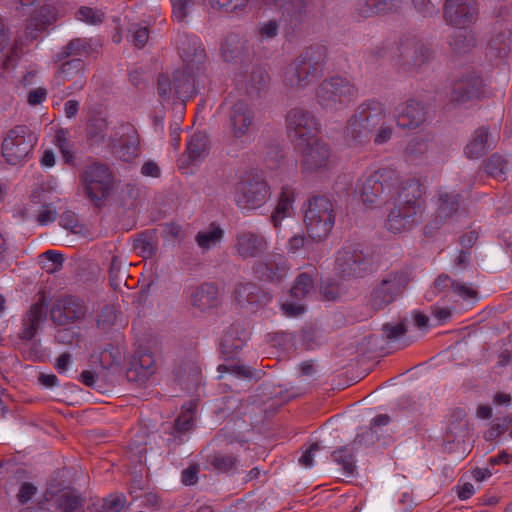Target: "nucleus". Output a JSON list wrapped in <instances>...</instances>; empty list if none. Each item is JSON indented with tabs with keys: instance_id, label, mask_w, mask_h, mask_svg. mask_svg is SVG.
I'll use <instances>...</instances> for the list:
<instances>
[{
	"instance_id": "nucleus-9",
	"label": "nucleus",
	"mask_w": 512,
	"mask_h": 512,
	"mask_svg": "<svg viewBox=\"0 0 512 512\" xmlns=\"http://www.w3.org/2000/svg\"><path fill=\"white\" fill-rule=\"evenodd\" d=\"M16 10L27 21V30L31 38L36 37L37 32L44 31L58 18V9L53 0H16Z\"/></svg>"
},
{
	"instance_id": "nucleus-57",
	"label": "nucleus",
	"mask_w": 512,
	"mask_h": 512,
	"mask_svg": "<svg viewBox=\"0 0 512 512\" xmlns=\"http://www.w3.org/2000/svg\"><path fill=\"white\" fill-rule=\"evenodd\" d=\"M47 97V91L43 87L31 90L27 95V101L31 106L41 104Z\"/></svg>"
},
{
	"instance_id": "nucleus-47",
	"label": "nucleus",
	"mask_w": 512,
	"mask_h": 512,
	"mask_svg": "<svg viewBox=\"0 0 512 512\" xmlns=\"http://www.w3.org/2000/svg\"><path fill=\"white\" fill-rule=\"evenodd\" d=\"M194 409L193 403L189 404V407L185 409L175 421V429L179 432H187L193 427L194 422Z\"/></svg>"
},
{
	"instance_id": "nucleus-54",
	"label": "nucleus",
	"mask_w": 512,
	"mask_h": 512,
	"mask_svg": "<svg viewBox=\"0 0 512 512\" xmlns=\"http://www.w3.org/2000/svg\"><path fill=\"white\" fill-rule=\"evenodd\" d=\"M219 372H229L237 377L249 378L252 376V371L249 367L246 366H226L220 365L218 367Z\"/></svg>"
},
{
	"instance_id": "nucleus-28",
	"label": "nucleus",
	"mask_w": 512,
	"mask_h": 512,
	"mask_svg": "<svg viewBox=\"0 0 512 512\" xmlns=\"http://www.w3.org/2000/svg\"><path fill=\"white\" fill-rule=\"evenodd\" d=\"M46 311L43 303H35L31 306L23 319V327L20 332L22 339L31 340L36 335L41 322L45 319Z\"/></svg>"
},
{
	"instance_id": "nucleus-12",
	"label": "nucleus",
	"mask_w": 512,
	"mask_h": 512,
	"mask_svg": "<svg viewBox=\"0 0 512 512\" xmlns=\"http://www.w3.org/2000/svg\"><path fill=\"white\" fill-rule=\"evenodd\" d=\"M82 183L88 198L100 207L112 189L113 174L107 165L95 162L86 167Z\"/></svg>"
},
{
	"instance_id": "nucleus-11",
	"label": "nucleus",
	"mask_w": 512,
	"mask_h": 512,
	"mask_svg": "<svg viewBox=\"0 0 512 512\" xmlns=\"http://www.w3.org/2000/svg\"><path fill=\"white\" fill-rule=\"evenodd\" d=\"M37 138L25 125L11 129L2 142V156L10 165L24 162L32 152Z\"/></svg>"
},
{
	"instance_id": "nucleus-51",
	"label": "nucleus",
	"mask_w": 512,
	"mask_h": 512,
	"mask_svg": "<svg viewBox=\"0 0 512 512\" xmlns=\"http://www.w3.org/2000/svg\"><path fill=\"white\" fill-rule=\"evenodd\" d=\"M135 247L139 250L143 258L153 257L157 250L156 243L152 237L139 239Z\"/></svg>"
},
{
	"instance_id": "nucleus-63",
	"label": "nucleus",
	"mask_w": 512,
	"mask_h": 512,
	"mask_svg": "<svg viewBox=\"0 0 512 512\" xmlns=\"http://www.w3.org/2000/svg\"><path fill=\"white\" fill-rule=\"evenodd\" d=\"M321 293L327 300H335L339 295V285L337 283H326L321 286Z\"/></svg>"
},
{
	"instance_id": "nucleus-30",
	"label": "nucleus",
	"mask_w": 512,
	"mask_h": 512,
	"mask_svg": "<svg viewBox=\"0 0 512 512\" xmlns=\"http://www.w3.org/2000/svg\"><path fill=\"white\" fill-rule=\"evenodd\" d=\"M459 198V194H449L443 191L439 192L435 228H438L439 222L452 217L457 212L459 207Z\"/></svg>"
},
{
	"instance_id": "nucleus-27",
	"label": "nucleus",
	"mask_w": 512,
	"mask_h": 512,
	"mask_svg": "<svg viewBox=\"0 0 512 512\" xmlns=\"http://www.w3.org/2000/svg\"><path fill=\"white\" fill-rule=\"evenodd\" d=\"M401 0H356L355 11L360 17H370L376 13H387L399 8Z\"/></svg>"
},
{
	"instance_id": "nucleus-3",
	"label": "nucleus",
	"mask_w": 512,
	"mask_h": 512,
	"mask_svg": "<svg viewBox=\"0 0 512 512\" xmlns=\"http://www.w3.org/2000/svg\"><path fill=\"white\" fill-rule=\"evenodd\" d=\"M424 189L418 180H408L397 190L399 204L388 214L386 228L399 234L411 230L422 221L425 210Z\"/></svg>"
},
{
	"instance_id": "nucleus-13",
	"label": "nucleus",
	"mask_w": 512,
	"mask_h": 512,
	"mask_svg": "<svg viewBox=\"0 0 512 512\" xmlns=\"http://www.w3.org/2000/svg\"><path fill=\"white\" fill-rule=\"evenodd\" d=\"M316 96L323 109L337 110L355 98L356 90L346 79L332 77L321 83Z\"/></svg>"
},
{
	"instance_id": "nucleus-4",
	"label": "nucleus",
	"mask_w": 512,
	"mask_h": 512,
	"mask_svg": "<svg viewBox=\"0 0 512 512\" xmlns=\"http://www.w3.org/2000/svg\"><path fill=\"white\" fill-rule=\"evenodd\" d=\"M398 173L389 167L365 172L357 181L355 195L366 208H376L386 204L392 197Z\"/></svg>"
},
{
	"instance_id": "nucleus-34",
	"label": "nucleus",
	"mask_w": 512,
	"mask_h": 512,
	"mask_svg": "<svg viewBox=\"0 0 512 512\" xmlns=\"http://www.w3.org/2000/svg\"><path fill=\"white\" fill-rule=\"evenodd\" d=\"M155 359L148 351H137L131 361V370H134L139 378L145 379L154 373Z\"/></svg>"
},
{
	"instance_id": "nucleus-38",
	"label": "nucleus",
	"mask_w": 512,
	"mask_h": 512,
	"mask_svg": "<svg viewBox=\"0 0 512 512\" xmlns=\"http://www.w3.org/2000/svg\"><path fill=\"white\" fill-rule=\"evenodd\" d=\"M314 290V279L308 273H301L291 288V296L297 300L307 297Z\"/></svg>"
},
{
	"instance_id": "nucleus-23",
	"label": "nucleus",
	"mask_w": 512,
	"mask_h": 512,
	"mask_svg": "<svg viewBox=\"0 0 512 512\" xmlns=\"http://www.w3.org/2000/svg\"><path fill=\"white\" fill-rule=\"evenodd\" d=\"M266 4H274L281 10V23L289 33L294 30L306 16V0H264Z\"/></svg>"
},
{
	"instance_id": "nucleus-8",
	"label": "nucleus",
	"mask_w": 512,
	"mask_h": 512,
	"mask_svg": "<svg viewBox=\"0 0 512 512\" xmlns=\"http://www.w3.org/2000/svg\"><path fill=\"white\" fill-rule=\"evenodd\" d=\"M336 214L333 203L325 196H314L304 209V224L308 236L316 242L328 238L334 227Z\"/></svg>"
},
{
	"instance_id": "nucleus-49",
	"label": "nucleus",
	"mask_w": 512,
	"mask_h": 512,
	"mask_svg": "<svg viewBox=\"0 0 512 512\" xmlns=\"http://www.w3.org/2000/svg\"><path fill=\"white\" fill-rule=\"evenodd\" d=\"M108 128L106 119L101 117L93 118L87 128L88 134L92 139H102Z\"/></svg>"
},
{
	"instance_id": "nucleus-46",
	"label": "nucleus",
	"mask_w": 512,
	"mask_h": 512,
	"mask_svg": "<svg viewBox=\"0 0 512 512\" xmlns=\"http://www.w3.org/2000/svg\"><path fill=\"white\" fill-rule=\"evenodd\" d=\"M237 463V458L229 453H217L212 457L211 465L219 472H229Z\"/></svg>"
},
{
	"instance_id": "nucleus-43",
	"label": "nucleus",
	"mask_w": 512,
	"mask_h": 512,
	"mask_svg": "<svg viewBox=\"0 0 512 512\" xmlns=\"http://www.w3.org/2000/svg\"><path fill=\"white\" fill-rule=\"evenodd\" d=\"M172 5V16L178 21H184L193 11L197 0H170Z\"/></svg>"
},
{
	"instance_id": "nucleus-55",
	"label": "nucleus",
	"mask_w": 512,
	"mask_h": 512,
	"mask_svg": "<svg viewBox=\"0 0 512 512\" xmlns=\"http://www.w3.org/2000/svg\"><path fill=\"white\" fill-rule=\"evenodd\" d=\"M385 336L389 340H394L405 334V326L403 323L386 324L383 327Z\"/></svg>"
},
{
	"instance_id": "nucleus-56",
	"label": "nucleus",
	"mask_w": 512,
	"mask_h": 512,
	"mask_svg": "<svg viewBox=\"0 0 512 512\" xmlns=\"http://www.w3.org/2000/svg\"><path fill=\"white\" fill-rule=\"evenodd\" d=\"M82 48H84V42L81 39H74L62 48L61 58L79 55Z\"/></svg>"
},
{
	"instance_id": "nucleus-24",
	"label": "nucleus",
	"mask_w": 512,
	"mask_h": 512,
	"mask_svg": "<svg viewBox=\"0 0 512 512\" xmlns=\"http://www.w3.org/2000/svg\"><path fill=\"white\" fill-rule=\"evenodd\" d=\"M84 67V62L79 58L64 62L54 75L53 85L61 86L65 82L73 80V85L68 88L70 90L68 92L69 94L73 93L75 90L83 89L86 83Z\"/></svg>"
},
{
	"instance_id": "nucleus-37",
	"label": "nucleus",
	"mask_w": 512,
	"mask_h": 512,
	"mask_svg": "<svg viewBox=\"0 0 512 512\" xmlns=\"http://www.w3.org/2000/svg\"><path fill=\"white\" fill-rule=\"evenodd\" d=\"M511 162L502 155L493 154L486 164L487 173L496 178L504 180L506 172L510 169Z\"/></svg>"
},
{
	"instance_id": "nucleus-44",
	"label": "nucleus",
	"mask_w": 512,
	"mask_h": 512,
	"mask_svg": "<svg viewBox=\"0 0 512 512\" xmlns=\"http://www.w3.org/2000/svg\"><path fill=\"white\" fill-rule=\"evenodd\" d=\"M235 299L239 304H255L259 301L258 289L251 283L241 284L235 291Z\"/></svg>"
},
{
	"instance_id": "nucleus-21",
	"label": "nucleus",
	"mask_w": 512,
	"mask_h": 512,
	"mask_svg": "<svg viewBox=\"0 0 512 512\" xmlns=\"http://www.w3.org/2000/svg\"><path fill=\"white\" fill-rule=\"evenodd\" d=\"M268 248L266 238L252 231H239L236 234L234 249L242 259L255 258Z\"/></svg>"
},
{
	"instance_id": "nucleus-60",
	"label": "nucleus",
	"mask_w": 512,
	"mask_h": 512,
	"mask_svg": "<svg viewBox=\"0 0 512 512\" xmlns=\"http://www.w3.org/2000/svg\"><path fill=\"white\" fill-rule=\"evenodd\" d=\"M149 31L146 27H138L133 32V42L138 48H142L148 41Z\"/></svg>"
},
{
	"instance_id": "nucleus-50",
	"label": "nucleus",
	"mask_w": 512,
	"mask_h": 512,
	"mask_svg": "<svg viewBox=\"0 0 512 512\" xmlns=\"http://www.w3.org/2000/svg\"><path fill=\"white\" fill-rule=\"evenodd\" d=\"M125 505L123 495H109L103 501L102 512H120Z\"/></svg>"
},
{
	"instance_id": "nucleus-41",
	"label": "nucleus",
	"mask_w": 512,
	"mask_h": 512,
	"mask_svg": "<svg viewBox=\"0 0 512 512\" xmlns=\"http://www.w3.org/2000/svg\"><path fill=\"white\" fill-rule=\"evenodd\" d=\"M76 19L90 25H98L104 21L105 13L99 9L83 6L78 9Z\"/></svg>"
},
{
	"instance_id": "nucleus-14",
	"label": "nucleus",
	"mask_w": 512,
	"mask_h": 512,
	"mask_svg": "<svg viewBox=\"0 0 512 512\" xmlns=\"http://www.w3.org/2000/svg\"><path fill=\"white\" fill-rule=\"evenodd\" d=\"M254 112L249 104L239 100L229 112L230 145L243 148V138L247 137L253 126Z\"/></svg>"
},
{
	"instance_id": "nucleus-64",
	"label": "nucleus",
	"mask_w": 512,
	"mask_h": 512,
	"mask_svg": "<svg viewBox=\"0 0 512 512\" xmlns=\"http://www.w3.org/2000/svg\"><path fill=\"white\" fill-rule=\"evenodd\" d=\"M451 288L456 294L464 299L472 298L476 294L472 288L466 286L465 284L456 283L454 281L452 282Z\"/></svg>"
},
{
	"instance_id": "nucleus-20",
	"label": "nucleus",
	"mask_w": 512,
	"mask_h": 512,
	"mask_svg": "<svg viewBox=\"0 0 512 512\" xmlns=\"http://www.w3.org/2000/svg\"><path fill=\"white\" fill-rule=\"evenodd\" d=\"M484 94L483 79L472 72L463 76L453 84L451 101L456 104H465L469 101L480 99Z\"/></svg>"
},
{
	"instance_id": "nucleus-45",
	"label": "nucleus",
	"mask_w": 512,
	"mask_h": 512,
	"mask_svg": "<svg viewBox=\"0 0 512 512\" xmlns=\"http://www.w3.org/2000/svg\"><path fill=\"white\" fill-rule=\"evenodd\" d=\"M335 462L341 465L347 474H352L355 470V461L351 450L348 447H342L332 453Z\"/></svg>"
},
{
	"instance_id": "nucleus-29",
	"label": "nucleus",
	"mask_w": 512,
	"mask_h": 512,
	"mask_svg": "<svg viewBox=\"0 0 512 512\" xmlns=\"http://www.w3.org/2000/svg\"><path fill=\"white\" fill-rule=\"evenodd\" d=\"M294 201V189L290 186H283L275 210L271 215V220L275 228L280 226L283 219L291 215Z\"/></svg>"
},
{
	"instance_id": "nucleus-10",
	"label": "nucleus",
	"mask_w": 512,
	"mask_h": 512,
	"mask_svg": "<svg viewBox=\"0 0 512 512\" xmlns=\"http://www.w3.org/2000/svg\"><path fill=\"white\" fill-rule=\"evenodd\" d=\"M269 198L270 188L259 175L246 174L236 184L234 201L240 209H257L263 206Z\"/></svg>"
},
{
	"instance_id": "nucleus-6",
	"label": "nucleus",
	"mask_w": 512,
	"mask_h": 512,
	"mask_svg": "<svg viewBox=\"0 0 512 512\" xmlns=\"http://www.w3.org/2000/svg\"><path fill=\"white\" fill-rule=\"evenodd\" d=\"M477 16L476 0H446L444 5V18L448 24L455 27L450 46L456 51L465 52L474 46V38L467 27L473 23Z\"/></svg>"
},
{
	"instance_id": "nucleus-1",
	"label": "nucleus",
	"mask_w": 512,
	"mask_h": 512,
	"mask_svg": "<svg viewBox=\"0 0 512 512\" xmlns=\"http://www.w3.org/2000/svg\"><path fill=\"white\" fill-rule=\"evenodd\" d=\"M183 67L158 79V93L163 100L185 99L196 93L195 79L202 70L206 54L200 38L179 33L174 39Z\"/></svg>"
},
{
	"instance_id": "nucleus-52",
	"label": "nucleus",
	"mask_w": 512,
	"mask_h": 512,
	"mask_svg": "<svg viewBox=\"0 0 512 512\" xmlns=\"http://www.w3.org/2000/svg\"><path fill=\"white\" fill-rule=\"evenodd\" d=\"M37 487L32 483L25 482L21 485L18 493L17 500L21 504L27 503L36 494Z\"/></svg>"
},
{
	"instance_id": "nucleus-36",
	"label": "nucleus",
	"mask_w": 512,
	"mask_h": 512,
	"mask_svg": "<svg viewBox=\"0 0 512 512\" xmlns=\"http://www.w3.org/2000/svg\"><path fill=\"white\" fill-rule=\"evenodd\" d=\"M250 0H208L210 8L219 13L239 15L244 13Z\"/></svg>"
},
{
	"instance_id": "nucleus-35",
	"label": "nucleus",
	"mask_w": 512,
	"mask_h": 512,
	"mask_svg": "<svg viewBox=\"0 0 512 512\" xmlns=\"http://www.w3.org/2000/svg\"><path fill=\"white\" fill-rule=\"evenodd\" d=\"M209 151L208 138L204 133H194L187 141V152L193 161L206 156Z\"/></svg>"
},
{
	"instance_id": "nucleus-53",
	"label": "nucleus",
	"mask_w": 512,
	"mask_h": 512,
	"mask_svg": "<svg viewBox=\"0 0 512 512\" xmlns=\"http://www.w3.org/2000/svg\"><path fill=\"white\" fill-rule=\"evenodd\" d=\"M320 450V446L317 443L309 445V447L303 452L299 458V463L304 467L310 468L314 464L315 453Z\"/></svg>"
},
{
	"instance_id": "nucleus-18",
	"label": "nucleus",
	"mask_w": 512,
	"mask_h": 512,
	"mask_svg": "<svg viewBox=\"0 0 512 512\" xmlns=\"http://www.w3.org/2000/svg\"><path fill=\"white\" fill-rule=\"evenodd\" d=\"M406 284L407 279L403 274L395 273L383 279L371 293L370 304L373 309L379 310L390 304Z\"/></svg>"
},
{
	"instance_id": "nucleus-17",
	"label": "nucleus",
	"mask_w": 512,
	"mask_h": 512,
	"mask_svg": "<svg viewBox=\"0 0 512 512\" xmlns=\"http://www.w3.org/2000/svg\"><path fill=\"white\" fill-rule=\"evenodd\" d=\"M87 312L83 301L71 296L56 300L50 310L51 319L58 325L80 323Z\"/></svg>"
},
{
	"instance_id": "nucleus-40",
	"label": "nucleus",
	"mask_w": 512,
	"mask_h": 512,
	"mask_svg": "<svg viewBox=\"0 0 512 512\" xmlns=\"http://www.w3.org/2000/svg\"><path fill=\"white\" fill-rule=\"evenodd\" d=\"M84 499L76 491H68L62 494L58 501V506L65 512H74L80 509Z\"/></svg>"
},
{
	"instance_id": "nucleus-61",
	"label": "nucleus",
	"mask_w": 512,
	"mask_h": 512,
	"mask_svg": "<svg viewBox=\"0 0 512 512\" xmlns=\"http://www.w3.org/2000/svg\"><path fill=\"white\" fill-rule=\"evenodd\" d=\"M199 469L197 466H190L182 471V482L189 486L194 485L198 480Z\"/></svg>"
},
{
	"instance_id": "nucleus-2",
	"label": "nucleus",
	"mask_w": 512,
	"mask_h": 512,
	"mask_svg": "<svg viewBox=\"0 0 512 512\" xmlns=\"http://www.w3.org/2000/svg\"><path fill=\"white\" fill-rule=\"evenodd\" d=\"M289 137L303 147L301 167L306 172L328 170L333 165L327 143L317 138L321 126L317 119L302 108L291 109L286 116Z\"/></svg>"
},
{
	"instance_id": "nucleus-39",
	"label": "nucleus",
	"mask_w": 512,
	"mask_h": 512,
	"mask_svg": "<svg viewBox=\"0 0 512 512\" xmlns=\"http://www.w3.org/2000/svg\"><path fill=\"white\" fill-rule=\"evenodd\" d=\"M244 341L242 338H234L233 333H227L220 342L222 355L227 359L232 358L242 349Z\"/></svg>"
},
{
	"instance_id": "nucleus-32",
	"label": "nucleus",
	"mask_w": 512,
	"mask_h": 512,
	"mask_svg": "<svg viewBox=\"0 0 512 512\" xmlns=\"http://www.w3.org/2000/svg\"><path fill=\"white\" fill-rule=\"evenodd\" d=\"M432 144L427 137L417 136L412 138L404 151L406 162L418 164L428 153Z\"/></svg>"
},
{
	"instance_id": "nucleus-33",
	"label": "nucleus",
	"mask_w": 512,
	"mask_h": 512,
	"mask_svg": "<svg viewBox=\"0 0 512 512\" xmlns=\"http://www.w3.org/2000/svg\"><path fill=\"white\" fill-rule=\"evenodd\" d=\"M223 236L224 231L222 228L213 222L207 229L197 233L195 241L202 250H209L218 245L222 241Z\"/></svg>"
},
{
	"instance_id": "nucleus-15",
	"label": "nucleus",
	"mask_w": 512,
	"mask_h": 512,
	"mask_svg": "<svg viewBox=\"0 0 512 512\" xmlns=\"http://www.w3.org/2000/svg\"><path fill=\"white\" fill-rule=\"evenodd\" d=\"M368 265L363 252L357 248L345 246L336 254L335 270L341 277H363Z\"/></svg>"
},
{
	"instance_id": "nucleus-31",
	"label": "nucleus",
	"mask_w": 512,
	"mask_h": 512,
	"mask_svg": "<svg viewBox=\"0 0 512 512\" xmlns=\"http://www.w3.org/2000/svg\"><path fill=\"white\" fill-rule=\"evenodd\" d=\"M488 136L489 132L487 127L476 129L466 145V156L472 159L484 156L489 149Z\"/></svg>"
},
{
	"instance_id": "nucleus-25",
	"label": "nucleus",
	"mask_w": 512,
	"mask_h": 512,
	"mask_svg": "<svg viewBox=\"0 0 512 512\" xmlns=\"http://www.w3.org/2000/svg\"><path fill=\"white\" fill-rule=\"evenodd\" d=\"M425 120V109L421 102L409 101L397 109L396 122L402 128H417Z\"/></svg>"
},
{
	"instance_id": "nucleus-22",
	"label": "nucleus",
	"mask_w": 512,
	"mask_h": 512,
	"mask_svg": "<svg viewBox=\"0 0 512 512\" xmlns=\"http://www.w3.org/2000/svg\"><path fill=\"white\" fill-rule=\"evenodd\" d=\"M318 63H311L307 56L299 57L285 73V82L293 87L304 88L318 77Z\"/></svg>"
},
{
	"instance_id": "nucleus-59",
	"label": "nucleus",
	"mask_w": 512,
	"mask_h": 512,
	"mask_svg": "<svg viewBox=\"0 0 512 512\" xmlns=\"http://www.w3.org/2000/svg\"><path fill=\"white\" fill-rule=\"evenodd\" d=\"M307 240L303 233L292 236L287 243V250L290 253H296L306 244Z\"/></svg>"
},
{
	"instance_id": "nucleus-58",
	"label": "nucleus",
	"mask_w": 512,
	"mask_h": 512,
	"mask_svg": "<svg viewBox=\"0 0 512 512\" xmlns=\"http://www.w3.org/2000/svg\"><path fill=\"white\" fill-rule=\"evenodd\" d=\"M141 174L146 177L158 178L161 175V170L155 161L148 160L143 163Z\"/></svg>"
},
{
	"instance_id": "nucleus-26",
	"label": "nucleus",
	"mask_w": 512,
	"mask_h": 512,
	"mask_svg": "<svg viewBox=\"0 0 512 512\" xmlns=\"http://www.w3.org/2000/svg\"><path fill=\"white\" fill-rule=\"evenodd\" d=\"M218 288L212 283H204L193 287L189 293V303L200 311H205L217 305Z\"/></svg>"
},
{
	"instance_id": "nucleus-5",
	"label": "nucleus",
	"mask_w": 512,
	"mask_h": 512,
	"mask_svg": "<svg viewBox=\"0 0 512 512\" xmlns=\"http://www.w3.org/2000/svg\"><path fill=\"white\" fill-rule=\"evenodd\" d=\"M64 204L56 183L46 182L32 190L29 202L19 214L23 220H34L40 226H46L56 221Z\"/></svg>"
},
{
	"instance_id": "nucleus-48",
	"label": "nucleus",
	"mask_w": 512,
	"mask_h": 512,
	"mask_svg": "<svg viewBox=\"0 0 512 512\" xmlns=\"http://www.w3.org/2000/svg\"><path fill=\"white\" fill-rule=\"evenodd\" d=\"M242 47V43L238 36L230 35L226 38L221 47L222 55L226 61L235 59L238 56V50Z\"/></svg>"
},
{
	"instance_id": "nucleus-7",
	"label": "nucleus",
	"mask_w": 512,
	"mask_h": 512,
	"mask_svg": "<svg viewBox=\"0 0 512 512\" xmlns=\"http://www.w3.org/2000/svg\"><path fill=\"white\" fill-rule=\"evenodd\" d=\"M382 104L370 100L359 107L358 115L353 116L345 129V142L348 147L356 148L368 142L371 132L384 120Z\"/></svg>"
},
{
	"instance_id": "nucleus-16",
	"label": "nucleus",
	"mask_w": 512,
	"mask_h": 512,
	"mask_svg": "<svg viewBox=\"0 0 512 512\" xmlns=\"http://www.w3.org/2000/svg\"><path fill=\"white\" fill-rule=\"evenodd\" d=\"M116 136L112 149L118 159L131 163L141 155L140 135L132 124H122Z\"/></svg>"
},
{
	"instance_id": "nucleus-19",
	"label": "nucleus",
	"mask_w": 512,
	"mask_h": 512,
	"mask_svg": "<svg viewBox=\"0 0 512 512\" xmlns=\"http://www.w3.org/2000/svg\"><path fill=\"white\" fill-rule=\"evenodd\" d=\"M252 272L254 277L262 282L279 283L287 276V259L281 254L269 255L264 260L256 262Z\"/></svg>"
},
{
	"instance_id": "nucleus-42",
	"label": "nucleus",
	"mask_w": 512,
	"mask_h": 512,
	"mask_svg": "<svg viewBox=\"0 0 512 512\" xmlns=\"http://www.w3.org/2000/svg\"><path fill=\"white\" fill-rule=\"evenodd\" d=\"M404 54L405 57L412 59L413 65L418 66L429 58L430 51L423 45H419L416 42H411L405 46Z\"/></svg>"
},
{
	"instance_id": "nucleus-62",
	"label": "nucleus",
	"mask_w": 512,
	"mask_h": 512,
	"mask_svg": "<svg viewBox=\"0 0 512 512\" xmlns=\"http://www.w3.org/2000/svg\"><path fill=\"white\" fill-rule=\"evenodd\" d=\"M475 493L474 485L470 482L457 485L456 494L460 500H467Z\"/></svg>"
}]
</instances>
